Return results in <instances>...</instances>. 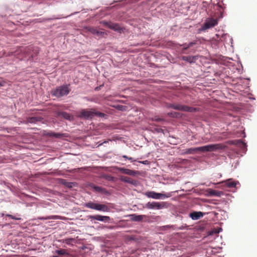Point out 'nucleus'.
<instances>
[{
    "instance_id": "1",
    "label": "nucleus",
    "mask_w": 257,
    "mask_h": 257,
    "mask_svg": "<svg viewBox=\"0 0 257 257\" xmlns=\"http://www.w3.org/2000/svg\"><path fill=\"white\" fill-rule=\"evenodd\" d=\"M225 146L221 144H211L197 148H191L184 150L183 154H195L199 153L213 152L218 150H222Z\"/></svg>"
},
{
    "instance_id": "19",
    "label": "nucleus",
    "mask_w": 257,
    "mask_h": 257,
    "mask_svg": "<svg viewBox=\"0 0 257 257\" xmlns=\"http://www.w3.org/2000/svg\"><path fill=\"white\" fill-rule=\"evenodd\" d=\"M196 56H182V59L184 61H187L189 63H192L196 60Z\"/></svg>"
},
{
    "instance_id": "18",
    "label": "nucleus",
    "mask_w": 257,
    "mask_h": 257,
    "mask_svg": "<svg viewBox=\"0 0 257 257\" xmlns=\"http://www.w3.org/2000/svg\"><path fill=\"white\" fill-rule=\"evenodd\" d=\"M222 183H225V185L229 188L235 187L236 183L233 181L232 179H229L225 181L222 182Z\"/></svg>"
},
{
    "instance_id": "26",
    "label": "nucleus",
    "mask_w": 257,
    "mask_h": 257,
    "mask_svg": "<svg viewBox=\"0 0 257 257\" xmlns=\"http://www.w3.org/2000/svg\"><path fill=\"white\" fill-rule=\"evenodd\" d=\"M56 252L59 255H65L67 253L66 250L63 249L57 250Z\"/></svg>"
},
{
    "instance_id": "34",
    "label": "nucleus",
    "mask_w": 257,
    "mask_h": 257,
    "mask_svg": "<svg viewBox=\"0 0 257 257\" xmlns=\"http://www.w3.org/2000/svg\"><path fill=\"white\" fill-rule=\"evenodd\" d=\"M174 112H170L168 113V115L171 117H175Z\"/></svg>"
},
{
    "instance_id": "12",
    "label": "nucleus",
    "mask_w": 257,
    "mask_h": 257,
    "mask_svg": "<svg viewBox=\"0 0 257 257\" xmlns=\"http://www.w3.org/2000/svg\"><path fill=\"white\" fill-rule=\"evenodd\" d=\"M47 136L50 137H54L55 138H62L68 137V135L66 134L56 133L54 132L48 133Z\"/></svg>"
},
{
    "instance_id": "17",
    "label": "nucleus",
    "mask_w": 257,
    "mask_h": 257,
    "mask_svg": "<svg viewBox=\"0 0 257 257\" xmlns=\"http://www.w3.org/2000/svg\"><path fill=\"white\" fill-rule=\"evenodd\" d=\"M208 193L210 196L217 197H220L223 194L222 191H219L213 189H209L208 191Z\"/></svg>"
},
{
    "instance_id": "27",
    "label": "nucleus",
    "mask_w": 257,
    "mask_h": 257,
    "mask_svg": "<svg viewBox=\"0 0 257 257\" xmlns=\"http://www.w3.org/2000/svg\"><path fill=\"white\" fill-rule=\"evenodd\" d=\"M28 121L30 123H34L38 121V118L36 117H31L28 118Z\"/></svg>"
},
{
    "instance_id": "20",
    "label": "nucleus",
    "mask_w": 257,
    "mask_h": 257,
    "mask_svg": "<svg viewBox=\"0 0 257 257\" xmlns=\"http://www.w3.org/2000/svg\"><path fill=\"white\" fill-rule=\"evenodd\" d=\"M62 242L71 245H73V243H75V239L73 238H66L63 239Z\"/></svg>"
},
{
    "instance_id": "33",
    "label": "nucleus",
    "mask_w": 257,
    "mask_h": 257,
    "mask_svg": "<svg viewBox=\"0 0 257 257\" xmlns=\"http://www.w3.org/2000/svg\"><path fill=\"white\" fill-rule=\"evenodd\" d=\"M194 44H195V42H190L188 45V47L190 48L192 46H193Z\"/></svg>"
},
{
    "instance_id": "35",
    "label": "nucleus",
    "mask_w": 257,
    "mask_h": 257,
    "mask_svg": "<svg viewBox=\"0 0 257 257\" xmlns=\"http://www.w3.org/2000/svg\"><path fill=\"white\" fill-rule=\"evenodd\" d=\"M174 113H175L174 115H175V117H179L180 116V114L179 112H175Z\"/></svg>"
},
{
    "instance_id": "25",
    "label": "nucleus",
    "mask_w": 257,
    "mask_h": 257,
    "mask_svg": "<svg viewBox=\"0 0 257 257\" xmlns=\"http://www.w3.org/2000/svg\"><path fill=\"white\" fill-rule=\"evenodd\" d=\"M61 219V217L58 215H52L50 216L47 217L45 218V219Z\"/></svg>"
},
{
    "instance_id": "15",
    "label": "nucleus",
    "mask_w": 257,
    "mask_h": 257,
    "mask_svg": "<svg viewBox=\"0 0 257 257\" xmlns=\"http://www.w3.org/2000/svg\"><path fill=\"white\" fill-rule=\"evenodd\" d=\"M203 216V214L201 212H193L190 214V216L193 220H197Z\"/></svg>"
},
{
    "instance_id": "30",
    "label": "nucleus",
    "mask_w": 257,
    "mask_h": 257,
    "mask_svg": "<svg viewBox=\"0 0 257 257\" xmlns=\"http://www.w3.org/2000/svg\"><path fill=\"white\" fill-rule=\"evenodd\" d=\"M181 46H183L182 53H184V50H187L189 48V47H188V45L186 44H184L182 45Z\"/></svg>"
},
{
    "instance_id": "36",
    "label": "nucleus",
    "mask_w": 257,
    "mask_h": 257,
    "mask_svg": "<svg viewBox=\"0 0 257 257\" xmlns=\"http://www.w3.org/2000/svg\"><path fill=\"white\" fill-rule=\"evenodd\" d=\"M140 162L141 163H143L144 164H146L147 162H148V161H145Z\"/></svg>"
},
{
    "instance_id": "16",
    "label": "nucleus",
    "mask_w": 257,
    "mask_h": 257,
    "mask_svg": "<svg viewBox=\"0 0 257 257\" xmlns=\"http://www.w3.org/2000/svg\"><path fill=\"white\" fill-rule=\"evenodd\" d=\"M92 188L94 191L97 192L103 193V194H106L107 193V191L106 189L104 188H102L101 187L97 186L95 185H92L91 186Z\"/></svg>"
},
{
    "instance_id": "2",
    "label": "nucleus",
    "mask_w": 257,
    "mask_h": 257,
    "mask_svg": "<svg viewBox=\"0 0 257 257\" xmlns=\"http://www.w3.org/2000/svg\"><path fill=\"white\" fill-rule=\"evenodd\" d=\"M103 117L105 114L103 113L97 111L95 109H82L78 114V117L85 119H92L94 116Z\"/></svg>"
},
{
    "instance_id": "23",
    "label": "nucleus",
    "mask_w": 257,
    "mask_h": 257,
    "mask_svg": "<svg viewBox=\"0 0 257 257\" xmlns=\"http://www.w3.org/2000/svg\"><path fill=\"white\" fill-rule=\"evenodd\" d=\"M120 180L123 182L128 183L130 184H133L134 183V181L132 179L126 176H121L120 177Z\"/></svg>"
},
{
    "instance_id": "22",
    "label": "nucleus",
    "mask_w": 257,
    "mask_h": 257,
    "mask_svg": "<svg viewBox=\"0 0 257 257\" xmlns=\"http://www.w3.org/2000/svg\"><path fill=\"white\" fill-rule=\"evenodd\" d=\"M182 104H170L168 107L172 108L176 110L181 111Z\"/></svg>"
},
{
    "instance_id": "32",
    "label": "nucleus",
    "mask_w": 257,
    "mask_h": 257,
    "mask_svg": "<svg viewBox=\"0 0 257 257\" xmlns=\"http://www.w3.org/2000/svg\"><path fill=\"white\" fill-rule=\"evenodd\" d=\"M6 84V82L4 80H0V87L4 86Z\"/></svg>"
},
{
    "instance_id": "14",
    "label": "nucleus",
    "mask_w": 257,
    "mask_h": 257,
    "mask_svg": "<svg viewBox=\"0 0 257 257\" xmlns=\"http://www.w3.org/2000/svg\"><path fill=\"white\" fill-rule=\"evenodd\" d=\"M88 31L92 34L97 36L103 35L105 34L104 32L99 31L94 27H89L88 28Z\"/></svg>"
},
{
    "instance_id": "8",
    "label": "nucleus",
    "mask_w": 257,
    "mask_h": 257,
    "mask_svg": "<svg viewBox=\"0 0 257 257\" xmlns=\"http://www.w3.org/2000/svg\"><path fill=\"white\" fill-rule=\"evenodd\" d=\"M88 218L92 220H96L103 222H108L110 219L109 216H102L100 215H89L88 216Z\"/></svg>"
},
{
    "instance_id": "7",
    "label": "nucleus",
    "mask_w": 257,
    "mask_h": 257,
    "mask_svg": "<svg viewBox=\"0 0 257 257\" xmlns=\"http://www.w3.org/2000/svg\"><path fill=\"white\" fill-rule=\"evenodd\" d=\"M166 203L159 202H149L146 204V207L150 209H161L166 207Z\"/></svg>"
},
{
    "instance_id": "28",
    "label": "nucleus",
    "mask_w": 257,
    "mask_h": 257,
    "mask_svg": "<svg viewBox=\"0 0 257 257\" xmlns=\"http://www.w3.org/2000/svg\"><path fill=\"white\" fill-rule=\"evenodd\" d=\"M126 106H123V105H117L116 106V108L118 109V110H121V111H124V110H125L126 109Z\"/></svg>"
},
{
    "instance_id": "9",
    "label": "nucleus",
    "mask_w": 257,
    "mask_h": 257,
    "mask_svg": "<svg viewBox=\"0 0 257 257\" xmlns=\"http://www.w3.org/2000/svg\"><path fill=\"white\" fill-rule=\"evenodd\" d=\"M217 24V21L215 19H210L207 21L203 26L204 29H208L210 28H212Z\"/></svg>"
},
{
    "instance_id": "13",
    "label": "nucleus",
    "mask_w": 257,
    "mask_h": 257,
    "mask_svg": "<svg viewBox=\"0 0 257 257\" xmlns=\"http://www.w3.org/2000/svg\"><path fill=\"white\" fill-rule=\"evenodd\" d=\"M198 110L197 108L190 107L185 105H182L181 109V111L190 112H196L198 111Z\"/></svg>"
},
{
    "instance_id": "24",
    "label": "nucleus",
    "mask_w": 257,
    "mask_h": 257,
    "mask_svg": "<svg viewBox=\"0 0 257 257\" xmlns=\"http://www.w3.org/2000/svg\"><path fill=\"white\" fill-rule=\"evenodd\" d=\"M232 144L238 145V146H239L240 147H245V144L244 143H243L240 140H237V141H235L232 142Z\"/></svg>"
},
{
    "instance_id": "21",
    "label": "nucleus",
    "mask_w": 257,
    "mask_h": 257,
    "mask_svg": "<svg viewBox=\"0 0 257 257\" xmlns=\"http://www.w3.org/2000/svg\"><path fill=\"white\" fill-rule=\"evenodd\" d=\"M132 219L134 221H140L143 218L144 216L141 215H136L135 214L131 215Z\"/></svg>"
},
{
    "instance_id": "5",
    "label": "nucleus",
    "mask_w": 257,
    "mask_h": 257,
    "mask_svg": "<svg viewBox=\"0 0 257 257\" xmlns=\"http://www.w3.org/2000/svg\"><path fill=\"white\" fill-rule=\"evenodd\" d=\"M145 195L148 198H151L155 199H164L171 196L170 194H166L161 193H157L154 191L147 192L145 193Z\"/></svg>"
},
{
    "instance_id": "4",
    "label": "nucleus",
    "mask_w": 257,
    "mask_h": 257,
    "mask_svg": "<svg viewBox=\"0 0 257 257\" xmlns=\"http://www.w3.org/2000/svg\"><path fill=\"white\" fill-rule=\"evenodd\" d=\"M84 206L88 208L98 211L107 212L109 210L108 207L105 204L95 203L93 202H89L85 204Z\"/></svg>"
},
{
    "instance_id": "3",
    "label": "nucleus",
    "mask_w": 257,
    "mask_h": 257,
    "mask_svg": "<svg viewBox=\"0 0 257 257\" xmlns=\"http://www.w3.org/2000/svg\"><path fill=\"white\" fill-rule=\"evenodd\" d=\"M70 92L68 85L59 86L51 91V94L58 98L67 95Z\"/></svg>"
},
{
    "instance_id": "31",
    "label": "nucleus",
    "mask_w": 257,
    "mask_h": 257,
    "mask_svg": "<svg viewBox=\"0 0 257 257\" xmlns=\"http://www.w3.org/2000/svg\"><path fill=\"white\" fill-rule=\"evenodd\" d=\"M122 157H123V158H125V159H126L129 160L131 161L132 162H133V161H135L134 160H133V158H132V157H127V156H125V155H123V156H122Z\"/></svg>"
},
{
    "instance_id": "6",
    "label": "nucleus",
    "mask_w": 257,
    "mask_h": 257,
    "mask_svg": "<svg viewBox=\"0 0 257 257\" xmlns=\"http://www.w3.org/2000/svg\"><path fill=\"white\" fill-rule=\"evenodd\" d=\"M101 24L106 26L108 28L114 30V31L119 32L120 33L123 32V28L121 27L118 24L113 23L111 22H106L105 21L101 22Z\"/></svg>"
},
{
    "instance_id": "29",
    "label": "nucleus",
    "mask_w": 257,
    "mask_h": 257,
    "mask_svg": "<svg viewBox=\"0 0 257 257\" xmlns=\"http://www.w3.org/2000/svg\"><path fill=\"white\" fill-rule=\"evenodd\" d=\"M7 216L9 217H10L11 218L13 219H15V220H20L21 219V218H19V217H16L14 216H13L12 215H10V214H8L7 215Z\"/></svg>"
},
{
    "instance_id": "10",
    "label": "nucleus",
    "mask_w": 257,
    "mask_h": 257,
    "mask_svg": "<svg viewBox=\"0 0 257 257\" xmlns=\"http://www.w3.org/2000/svg\"><path fill=\"white\" fill-rule=\"evenodd\" d=\"M56 115L57 117H62L67 120H72L73 119V116L66 112L58 111Z\"/></svg>"
},
{
    "instance_id": "37",
    "label": "nucleus",
    "mask_w": 257,
    "mask_h": 257,
    "mask_svg": "<svg viewBox=\"0 0 257 257\" xmlns=\"http://www.w3.org/2000/svg\"><path fill=\"white\" fill-rule=\"evenodd\" d=\"M162 120V119H161V118L156 119V120H157V121H160V120Z\"/></svg>"
},
{
    "instance_id": "11",
    "label": "nucleus",
    "mask_w": 257,
    "mask_h": 257,
    "mask_svg": "<svg viewBox=\"0 0 257 257\" xmlns=\"http://www.w3.org/2000/svg\"><path fill=\"white\" fill-rule=\"evenodd\" d=\"M118 170L124 174L131 175V176H135L138 174V172L132 170H130L128 169H125L124 168H118Z\"/></svg>"
}]
</instances>
